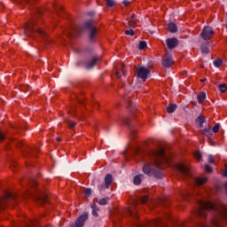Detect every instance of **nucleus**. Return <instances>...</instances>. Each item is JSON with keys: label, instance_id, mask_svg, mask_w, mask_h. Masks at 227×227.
Here are the masks:
<instances>
[{"label": "nucleus", "instance_id": "obj_1", "mask_svg": "<svg viewBox=\"0 0 227 227\" xmlns=\"http://www.w3.org/2000/svg\"><path fill=\"white\" fill-rule=\"evenodd\" d=\"M163 164H169V157L166 155L164 149L152 151L147 155L143 172L147 176H159L157 173L161 171Z\"/></svg>", "mask_w": 227, "mask_h": 227}, {"label": "nucleus", "instance_id": "obj_2", "mask_svg": "<svg viewBox=\"0 0 227 227\" xmlns=\"http://www.w3.org/2000/svg\"><path fill=\"white\" fill-rule=\"evenodd\" d=\"M199 206L200 209L198 211V215L200 217H205V210H215L220 217L227 220V207L225 205H215L210 201L200 200Z\"/></svg>", "mask_w": 227, "mask_h": 227}, {"label": "nucleus", "instance_id": "obj_3", "mask_svg": "<svg viewBox=\"0 0 227 227\" xmlns=\"http://www.w3.org/2000/svg\"><path fill=\"white\" fill-rule=\"evenodd\" d=\"M150 75V69L146 68L145 67H139L137 68V77L139 79H142L143 82L148 79V76Z\"/></svg>", "mask_w": 227, "mask_h": 227}, {"label": "nucleus", "instance_id": "obj_4", "mask_svg": "<svg viewBox=\"0 0 227 227\" xmlns=\"http://www.w3.org/2000/svg\"><path fill=\"white\" fill-rule=\"evenodd\" d=\"M175 168L177 169L180 173L184 175L185 176H189L191 175V170L184 163H177L175 165Z\"/></svg>", "mask_w": 227, "mask_h": 227}, {"label": "nucleus", "instance_id": "obj_5", "mask_svg": "<svg viewBox=\"0 0 227 227\" xmlns=\"http://www.w3.org/2000/svg\"><path fill=\"white\" fill-rule=\"evenodd\" d=\"M88 220V214L85 213L82 215H80L74 223H72L70 227H82L84 226V223Z\"/></svg>", "mask_w": 227, "mask_h": 227}, {"label": "nucleus", "instance_id": "obj_6", "mask_svg": "<svg viewBox=\"0 0 227 227\" xmlns=\"http://www.w3.org/2000/svg\"><path fill=\"white\" fill-rule=\"evenodd\" d=\"M113 184V176L111 174H107L105 176V184L98 185L99 191H103V189H109V185Z\"/></svg>", "mask_w": 227, "mask_h": 227}, {"label": "nucleus", "instance_id": "obj_7", "mask_svg": "<svg viewBox=\"0 0 227 227\" xmlns=\"http://www.w3.org/2000/svg\"><path fill=\"white\" fill-rule=\"evenodd\" d=\"M173 63H175V61L173 60V56H171V54L169 53H167L162 59L163 67L165 68H169V67H171Z\"/></svg>", "mask_w": 227, "mask_h": 227}, {"label": "nucleus", "instance_id": "obj_8", "mask_svg": "<svg viewBox=\"0 0 227 227\" xmlns=\"http://www.w3.org/2000/svg\"><path fill=\"white\" fill-rule=\"evenodd\" d=\"M40 23H37L35 20H31L24 24L25 29H42Z\"/></svg>", "mask_w": 227, "mask_h": 227}, {"label": "nucleus", "instance_id": "obj_9", "mask_svg": "<svg viewBox=\"0 0 227 227\" xmlns=\"http://www.w3.org/2000/svg\"><path fill=\"white\" fill-rule=\"evenodd\" d=\"M214 36V30L211 29H203L200 33V37L202 40H210Z\"/></svg>", "mask_w": 227, "mask_h": 227}, {"label": "nucleus", "instance_id": "obj_10", "mask_svg": "<svg viewBox=\"0 0 227 227\" xmlns=\"http://www.w3.org/2000/svg\"><path fill=\"white\" fill-rule=\"evenodd\" d=\"M167 47L169 49H175L178 45V39L176 38H168L166 40Z\"/></svg>", "mask_w": 227, "mask_h": 227}, {"label": "nucleus", "instance_id": "obj_11", "mask_svg": "<svg viewBox=\"0 0 227 227\" xmlns=\"http://www.w3.org/2000/svg\"><path fill=\"white\" fill-rule=\"evenodd\" d=\"M79 29H97V26H95L93 20H89L85 22L82 27H80Z\"/></svg>", "mask_w": 227, "mask_h": 227}, {"label": "nucleus", "instance_id": "obj_12", "mask_svg": "<svg viewBox=\"0 0 227 227\" xmlns=\"http://www.w3.org/2000/svg\"><path fill=\"white\" fill-rule=\"evenodd\" d=\"M12 3H14V4H19L21 6H26V4H31V3H33V0H12Z\"/></svg>", "mask_w": 227, "mask_h": 227}, {"label": "nucleus", "instance_id": "obj_13", "mask_svg": "<svg viewBox=\"0 0 227 227\" xmlns=\"http://www.w3.org/2000/svg\"><path fill=\"white\" fill-rule=\"evenodd\" d=\"M206 182H208V178L207 177H197L195 178L196 185H204Z\"/></svg>", "mask_w": 227, "mask_h": 227}, {"label": "nucleus", "instance_id": "obj_14", "mask_svg": "<svg viewBox=\"0 0 227 227\" xmlns=\"http://www.w3.org/2000/svg\"><path fill=\"white\" fill-rule=\"evenodd\" d=\"M97 61H98V59L94 57L90 62L86 64V68H93V67H95L97 64Z\"/></svg>", "mask_w": 227, "mask_h": 227}, {"label": "nucleus", "instance_id": "obj_15", "mask_svg": "<svg viewBox=\"0 0 227 227\" xmlns=\"http://www.w3.org/2000/svg\"><path fill=\"white\" fill-rule=\"evenodd\" d=\"M142 180H143V175H137L134 177L133 184H135V185H139Z\"/></svg>", "mask_w": 227, "mask_h": 227}, {"label": "nucleus", "instance_id": "obj_16", "mask_svg": "<svg viewBox=\"0 0 227 227\" xmlns=\"http://www.w3.org/2000/svg\"><path fill=\"white\" fill-rule=\"evenodd\" d=\"M128 24L131 28L136 27V16H131L130 20L128 21Z\"/></svg>", "mask_w": 227, "mask_h": 227}, {"label": "nucleus", "instance_id": "obj_17", "mask_svg": "<svg viewBox=\"0 0 227 227\" xmlns=\"http://www.w3.org/2000/svg\"><path fill=\"white\" fill-rule=\"evenodd\" d=\"M105 3L106 8H113V6L116 4V2L114 0H105Z\"/></svg>", "mask_w": 227, "mask_h": 227}, {"label": "nucleus", "instance_id": "obj_18", "mask_svg": "<svg viewBox=\"0 0 227 227\" xmlns=\"http://www.w3.org/2000/svg\"><path fill=\"white\" fill-rule=\"evenodd\" d=\"M205 98H207V94L205 92H200L198 95V100L200 104H201L205 100Z\"/></svg>", "mask_w": 227, "mask_h": 227}, {"label": "nucleus", "instance_id": "obj_19", "mask_svg": "<svg viewBox=\"0 0 227 227\" xmlns=\"http://www.w3.org/2000/svg\"><path fill=\"white\" fill-rule=\"evenodd\" d=\"M168 113H175L176 111V104H171L167 107Z\"/></svg>", "mask_w": 227, "mask_h": 227}, {"label": "nucleus", "instance_id": "obj_20", "mask_svg": "<svg viewBox=\"0 0 227 227\" xmlns=\"http://www.w3.org/2000/svg\"><path fill=\"white\" fill-rule=\"evenodd\" d=\"M89 36H90V40H93V38H95V36H97V29H90L89 31Z\"/></svg>", "mask_w": 227, "mask_h": 227}, {"label": "nucleus", "instance_id": "obj_21", "mask_svg": "<svg viewBox=\"0 0 227 227\" xmlns=\"http://www.w3.org/2000/svg\"><path fill=\"white\" fill-rule=\"evenodd\" d=\"M203 134H204V136L210 137V136H212V134H213V131H212V129H210V128L204 129Z\"/></svg>", "mask_w": 227, "mask_h": 227}, {"label": "nucleus", "instance_id": "obj_22", "mask_svg": "<svg viewBox=\"0 0 227 227\" xmlns=\"http://www.w3.org/2000/svg\"><path fill=\"white\" fill-rule=\"evenodd\" d=\"M213 65L214 67H215V68H219V67L223 65V60L221 59H218L213 62Z\"/></svg>", "mask_w": 227, "mask_h": 227}, {"label": "nucleus", "instance_id": "obj_23", "mask_svg": "<svg viewBox=\"0 0 227 227\" xmlns=\"http://www.w3.org/2000/svg\"><path fill=\"white\" fill-rule=\"evenodd\" d=\"M197 122L200 123V127H203V123H205V117L200 115L197 118Z\"/></svg>", "mask_w": 227, "mask_h": 227}, {"label": "nucleus", "instance_id": "obj_24", "mask_svg": "<svg viewBox=\"0 0 227 227\" xmlns=\"http://www.w3.org/2000/svg\"><path fill=\"white\" fill-rule=\"evenodd\" d=\"M146 47H147V44H146V42L145 41H141L138 44L139 51H143L144 49H146Z\"/></svg>", "mask_w": 227, "mask_h": 227}, {"label": "nucleus", "instance_id": "obj_25", "mask_svg": "<svg viewBox=\"0 0 227 227\" xmlns=\"http://www.w3.org/2000/svg\"><path fill=\"white\" fill-rule=\"evenodd\" d=\"M125 70V66L123 64H121V71H116V75L118 77V79H120V77H121V75H123V72Z\"/></svg>", "mask_w": 227, "mask_h": 227}, {"label": "nucleus", "instance_id": "obj_26", "mask_svg": "<svg viewBox=\"0 0 227 227\" xmlns=\"http://www.w3.org/2000/svg\"><path fill=\"white\" fill-rule=\"evenodd\" d=\"M92 208V215H94V217H98V213L97 212V206L94 204L91 206Z\"/></svg>", "mask_w": 227, "mask_h": 227}, {"label": "nucleus", "instance_id": "obj_27", "mask_svg": "<svg viewBox=\"0 0 227 227\" xmlns=\"http://www.w3.org/2000/svg\"><path fill=\"white\" fill-rule=\"evenodd\" d=\"M193 157H195V159L199 161L201 160V153H200L199 151H195L193 153Z\"/></svg>", "mask_w": 227, "mask_h": 227}, {"label": "nucleus", "instance_id": "obj_28", "mask_svg": "<svg viewBox=\"0 0 227 227\" xmlns=\"http://www.w3.org/2000/svg\"><path fill=\"white\" fill-rule=\"evenodd\" d=\"M219 129H221V124L216 123L212 129V132H214L215 134H217V132H219Z\"/></svg>", "mask_w": 227, "mask_h": 227}, {"label": "nucleus", "instance_id": "obj_29", "mask_svg": "<svg viewBox=\"0 0 227 227\" xmlns=\"http://www.w3.org/2000/svg\"><path fill=\"white\" fill-rule=\"evenodd\" d=\"M219 90L221 91V93H224L227 90V86L226 84L223 83L219 85Z\"/></svg>", "mask_w": 227, "mask_h": 227}, {"label": "nucleus", "instance_id": "obj_30", "mask_svg": "<svg viewBox=\"0 0 227 227\" xmlns=\"http://www.w3.org/2000/svg\"><path fill=\"white\" fill-rule=\"evenodd\" d=\"M84 196H85V198H90V196H91V189H90V188L85 189Z\"/></svg>", "mask_w": 227, "mask_h": 227}, {"label": "nucleus", "instance_id": "obj_31", "mask_svg": "<svg viewBox=\"0 0 227 227\" xmlns=\"http://www.w3.org/2000/svg\"><path fill=\"white\" fill-rule=\"evenodd\" d=\"M201 51H202V52H203L204 54H208V52H209L208 46H207V45H202V46H201Z\"/></svg>", "mask_w": 227, "mask_h": 227}, {"label": "nucleus", "instance_id": "obj_32", "mask_svg": "<svg viewBox=\"0 0 227 227\" xmlns=\"http://www.w3.org/2000/svg\"><path fill=\"white\" fill-rule=\"evenodd\" d=\"M176 24L173 23V22H170L168 23V29H176Z\"/></svg>", "mask_w": 227, "mask_h": 227}, {"label": "nucleus", "instance_id": "obj_33", "mask_svg": "<svg viewBox=\"0 0 227 227\" xmlns=\"http://www.w3.org/2000/svg\"><path fill=\"white\" fill-rule=\"evenodd\" d=\"M125 35H128L129 36H134V35H136V33L134 32V30L129 29V30H126Z\"/></svg>", "mask_w": 227, "mask_h": 227}, {"label": "nucleus", "instance_id": "obj_34", "mask_svg": "<svg viewBox=\"0 0 227 227\" xmlns=\"http://www.w3.org/2000/svg\"><path fill=\"white\" fill-rule=\"evenodd\" d=\"M98 205H107V199L104 198L98 201Z\"/></svg>", "mask_w": 227, "mask_h": 227}, {"label": "nucleus", "instance_id": "obj_35", "mask_svg": "<svg viewBox=\"0 0 227 227\" xmlns=\"http://www.w3.org/2000/svg\"><path fill=\"white\" fill-rule=\"evenodd\" d=\"M205 170L207 173H212V167L208 166V165H205Z\"/></svg>", "mask_w": 227, "mask_h": 227}, {"label": "nucleus", "instance_id": "obj_36", "mask_svg": "<svg viewBox=\"0 0 227 227\" xmlns=\"http://www.w3.org/2000/svg\"><path fill=\"white\" fill-rule=\"evenodd\" d=\"M142 204H145L146 201H148V196H144L140 200Z\"/></svg>", "mask_w": 227, "mask_h": 227}, {"label": "nucleus", "instance_id": "obj_37", "mask_svg": "<svg viewBox=\"0 0 227 227\" xmlns=\"http://www.w3.org/2000/svg\"><path fill=\"white\" fill-rule=\"evenodd\" d=\"M207 160H208L209 164H214V156L209 155L207 158Z\"/></svg>", "mask_w": 227, "mask_h": 227}, {"label": "nucleus", "instance_id": "obj_38", "mask_svg": "<svg viewBox=\"0 0 227 227\" xmlns=\"http://www.w3.org/2000/svg\"><path fill=\"white\" fill-rule=\"evenodd\" d=\"M35 13H36V15H42V10L39 9V8H36L35 9Z\"/></svg>", "mask_w": 227, "mask_h": 227}, {"label": "nucleus", "instance_id": "obj_39", "mask_svg": "<svg viewBox=\"0 0 227 227\" xmlns=\"http://www.w3.org/2000/svg\"><path fill=\"white\" fill-rule=\"evenodd\" d=\"M123 4L124 6H129V4H130V2L129 0H124Z\"/></svg>", "mask_w": 227, "mask_h": 227}, {"label": "nucleus", "instance_id": "obj_40", "mask_svg": "<svg viewBox=\"0 0 227 227\" xmlns=\"http://www.w3.org/2000/svg\"><path fill=\"white\" fill-rule=\"evenodd\" d=\"M0 141H4V134L0 132Z\"/></svg>", "mask_w": 227, "mask_h": 227}, {"label": "nucleus", "instance_id": "obj_41", "mask_svg": "<svg viewBox=\"0 0 227 227\" xmlns=\"http://www.w3.org/2000/svg\"><path fill=\"white\" fill-rule=\"evenodd\" d=\"M4 203V199H0V208H3Z\"/></svg>", "mask_w": 227, "mask_h": 227}, {"label": "nucleus", "instance_id": "obj_42", "mask_svg": "<svg viewBox=\"0 0 227 227\" xmlns=\"http://www.w3.org/2000/svg\"><path fill=\"white\" fill-rule=\"evenodd\" d=\"M75 127V122H69V128L74 129Z\"/></svg>", "mask_w": 227, "mask_h": 227}, {"label": "nucleus", "instance_id": "obj_43", "mask_svg": "<svg viewBox=\"0 0 227 227\" xmlns=\"http://www.w3.org/2000/svg\"><path fill=\"white\" fill-rule=\"evenodd\" d=\"M38 200H41V201H46L47 200V199L45 197H39Z\"/></svg>", "mask_w": 227, "mask_h": 227}, {"label": "nucleus", "instance_id": "obj_44", "mask_svg": "<svg viewBox=\"0 0 227 227\" xmlns=\"http://www.w3.org/2000/svg\"><path fill=\"white\" fill-rule=\"evenodd\" d=\"M223 176H227V167L225 168V170H224V172H223Z\"/></svg>", "mask_w": 227, "mask_h": 227}, {"label": "nucleus", "instance_id": "obj_45", "mask_svg": "<svg viewBox=\"0 0 227 227\" xmlns=\"http://www.w3.org/2000/svg\"><path fill=\"white\" fill-rule=\"evenodd\" d=\"M176 29H170V33H175Z\"/></svg>", "mask_w": 227, "mask_h": 227}, {"label": "nucleus", "instance_id": "obj_46", "mask_svg": "<svg viewBox=\"0 0 227 227\" xmlns=\"http://www.w3.org/2000/svg\"><path fill=\"white\" fill-rule=\"evenodd\" d=\"M129 214H130V215H132V211L130 209H128Z\"/></svg>", "mask_w": 227, "mask_h": 227}, {"label": "nucleus", "instance_id": "obj_47", "mask_svg": "<svg viewBox=\"0 0 227 227\" xmlns=\"http://www.w3.org/2000/svg\"><path fill=\"white\" fill-rule=\"evenodd\" d=\"M10 193H7L6 195H5V198H10Z\"/></svg>", "mask_w": 227, "mask_h": 227}, {"label": "nucleus", "instance_id": "obj_48", "mask_svg": "<svg viewBox=\"0 0 227 227\" xmlns=\"http://www.w3.org/2000/svg\"><path fill=\"white\" fill-rule=\"evenodd\" d=\"M57 141H61V138L60 137H57Z\"/></svg>", "mask_w": 227, "mask_h": 227}, {"label": "nucleus", "instance_id": "obj_49", "mask_svg": "<svg viewBox=\"0 0 227 227\" xmlns=\"http://www.w3.org/2000/svg\"><path fill=\"white\" fill-rule=\"evenodd\" d=\"M57 17H59V12H56Z\"/></svg>", "mask_w": 227, "mask_h": 227}, {"label": "nucleus", "instance_id": "obj_50", "mask_svg": "<svg viewBox=\"0 0 227 227\" xmlns=\"http://www.w3.org/2000/svg\"><path fill=\"white\" fill-rule=\"evenodd\" d=\"M207 28H208V27H203V29H207Z\"/></svg>", "mask_w": 227, "mask_h": 227}, {"label": "nucleus", "instance_id": "obj_51", "mask_svg": "<svg viewBox=\"0 0 227 227\" xmlns=\"http://www.w3.org/2000/svg\"><path fill=\"white\" fill-rule=\"evenodd\" d=\"M205 81H207V79L201 80L202 82H205Z\"/></svg>", "mask_w": 227, "mask_h": 227}, {"label": "nucleus", "instance_id": "obj_52", "mask_svg": "<svg viewBox=\"0 0 227 227\" xmlns=\"http://www.w3.org/2000/svg\"><path fill=\"white\" fill-rule=\"evenodd\" d=\"M53 27H56V23L53 24Z\"/></svg>", "mask_w": 227, "mask_h": 227}, {"label": "nucleus", "instance_id": "obj_53", "mask_svg": "<svg viewBox=\"0 0 227 227\" xmlns=\"http://www.w3.org/2000/svg\"><path fill=\"white\" fill-rule=\"evenodd\" d=\"M150 33H151V35H153V31H151Z\"/></svg>", "mask_w": 227, "mask_h": 227}, {"label": "nucleus", "instance_id": "obj_54", "mask_svg": "<svg viewBox=\"0 0 227 227\" xmlns=\"http://www.w3.org/2000/svg\"><path fill=\"white\" fill-rule=\"evenodd\" d=\"M39 33H42V30H39Z\"/></svg>", "mask_w": 227, "mask_h": 227}]
</instances>
